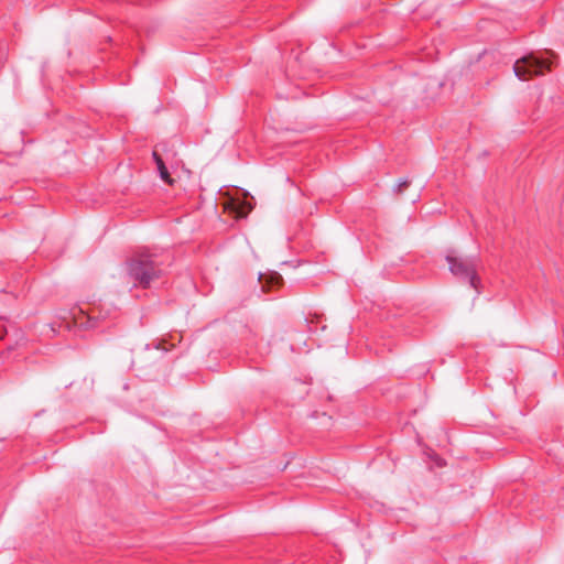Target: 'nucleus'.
I'll return each instance as SVG.
<instances>
[{
    "instance_id": "f03ea898",
    "label": "nucleus",
    "mask_w": 564,
    "mask_h": 564,
    "mask_svg": "<svg viewBox=\"0 0 564 564\" xmlns=\"http://www.w3.org/2000/svg\"><path fill=\"white\" fill-rule=\"evenodd\" d=\"M445 260L449 272L460 282L480 293V278L478 275L479 259L476 256L463 257L454 248L447 249Z\"/></svg>"
},
{
    "instance_id": "0eeeda50",
    "label": "nucleus",
    "mask_w": 564,
    "mask_h": 564,
    "mask_svg": "<svg viewBox=\"0 0 564 564\" xmlns=\"http://www.w3.org/2000/svg\"><path fill=\"white\" fill-rule=\"evenodd\" d=\"M97 319H98V318H96V317H90V316H89V317H88V321H87V323H86V326H87V327H91V328L97 327Z\"/></svg>"
},
{
    "instance_id": "20e7f679",
    "label": "nucleus",
    "mask_w": 564,
    "mask_h": 564,
    "mask_svg": "<svg viewBox=\"0 0 564 564\" xmlns=\"http://www.w3.org/2000/svg\"><path fill=\"white\" fill-rule=\"evenodd\" d=\"M152 158L156 165V170L159 172L160 178L167 185H173L174 180L171 177V174L166 167L165 161L162 158V155L158 152V150H154L152 152Z\"/></svg>"
},
{
    "instance_id": "39448f33",
    "label": "nucleus",
    "mask_w": 564,
    "mask_h": 564,
    "mask_svg": "<svg viewBox=\"0 0 564 564\" xmlns=\"http://www.w3.org/2000/svg\"><path fill=\"white\" fill-rule=\"evenodd\" d=\"M282 281L281 275L274 273L270 276H265L264 274H259V282L261 284V289L263 292H268L270 286L276 285Z\"/></svg>"
},
{
    "instance_id": "423d86ee",
    "label": "nucleus",
    "mask_w": 564,
    "mask_h": 564,
    "mask_svg": "<svg viewBox=\"0 0 564 564\" xmlns=\"http://www.w3.org/2000/svg\"><path fill=\"white\" fill-rule=\"evenodd\" d=\"M409 185H410V181L409 180H402L394 187V192L398 193V194H401L403 192V189L406 188Z\"/></svg>"
},
{
    "instance_id": "f257e3e1",
    "label": "nucleus",
    "mask_w": 564,
    "mask_h": 564,
    "mask_svg": "<svg viewBox=\"0 0 564 564\" xmlns=\"http://www.w3.org/2000/svg\"><path fill=\"white\" fill-rule=\"evenodd\" d=\"M163 271L160 256L148 249H139L126 260V272L134 286L149 289L152 282L162 276Z\"/></svg>"
},
{
    "instance_id": "7ed1b4c3",
    "label": "nucleus",
    "mask_w": 564,
    "mask_h": 564,
    "mask_svg": "<svg viewBox=\"0 0 564 564\" xmlns=\"http://www.w3.org/2000/svg\"><path fill=\"white\" fill-rule=\"evenodd\" d=\"M552 63L547 59L538 58L533 55L524 56L514 64V74L521 80H529L533 76L543 74L544 69L550 70Z\"/></svg>"
}]
</instances>
